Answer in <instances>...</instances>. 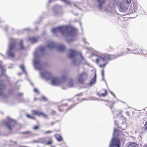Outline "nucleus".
Returning a JSON list of instances; mask_svg holds the SVG:
<instances>
[{
    "label": "nucleus",
    "instance_id": "7c9ffc66",
    "mask_svg": "<svg viewBox=\"0 0 147 147\" xmlns=\"http://www.w3.org/2000/svg\"><path fill=\"white\" fill-rule=\"evenodd\" d=\"M52 131H46L45 132V134H48L49 133H52Z\"/></svg>",
    "mask_w": 147,
    "mask_h": 147
},
{
    "label": "nucleus",
    "instance_id": "4468645a",
    "mask_svg": "<svg viewBox=\"0 0 147 147\" xmlns=\"http://www.w3.org/2000/svg\"><path fill=\"white\" fill-rule=\"evenodd\" d=\"M56 47H57L59 51H64L66 48L65 46L63 44H57Z\"/></svg>",
    "mask_w": 147,
    "mask_h": 147
},
{
    "label": "nucleus",
    "instance_id": "9d476101",
    "mask_svg": "<svg viewBox=\"0 0 147 147\" xmlns=\"http://www.w3.org/2000/svg\"><path fill=\"white\" fill-rule=\"evenodd\" d=\"M126 119L124 118V121L122 123L119 125H118L117 123V120H115V124L117 127L120 128L122 130H125L127 127V125L126 122Z\"/></svg>",
    "mask_w": 147,
    "mask_h": 147
},
{
    "label": "nucleus",
    "instance_id": "f257e3e1",
    "mask_svg": "<svg viewBox=\"0 0 147 147\" xmlns=\"http://www.w3.org/2000/svg\"><path fill=\"white\" fill-rule=\"evenodd\" d=\"M52 32L55 34L60 32L62 35L65 36L67 41L70 42L74 40L75 36L77 31L75 28L70 26H63L53 28Z\"/></svg>",
    "mask_w": 147,
    "mask_h": 147
},
{
    "label": "nucleus",
    "instance_id": "09e8293b",
    "mask_svg": "<svg viewBox=\"0 0 147 147\" xmlns=\"http://www.w3.org/2000/svg\"><path fill=\"white\" fill-rule=\"evenodd\" d=\"M118 1V0H116V1H116L117 2V1Z\"/></svg>",
    "mask_w": 147,
    "mask_h": 147
},
{
    "label": "nucleus",
    "instance_id": "58836bf2",
    "mask_svg": "<svg viewBox=\"0 0 147 147\" xmlns=\"http://www.w3.org/2000/svg\"><path fill=\"white\" fill-rule=\"evenodd\" d=\"M111 94L114 96V97H115V95L112 92H111Z\"/></svg>",
    "mask_w": 147,
    "mask_h": 147
},
{
    "label": "nucleus",
    "instance_id": "a19ab883",
    "mask_svg": "<svg viewBox=\"0 0 147 147\" xmlns=\"http://www.w3.org/2000/svg\"><path fill=\"white\" fill-rule=\"evenodd\" d=\"M143 51H142V50H141V51H140V53H142V54H144V53H143Z\"/></svg>",
    "mask_w": 147,
    "mask_h": 147
},
{
    "label": "nucleus",
    "instance_id": "4d7b16f0",
    "mask_svg": "<svg viewBox=\"0 0 147 147\" xmlns=\"http://www.w3.org/2000/svg\"><path fill=\"white\" fill-rule=\"evenodd\" d=\"M51 147H53V146H51Z\"/></svg>",
    "mask_w": 147,
    "mask_h": 147
},
{
    "label": "nucleus",
    "instance_id": "f704fd0d",
    "mask_svg": "<svg viewBox=\"0 0 147 147\" xmlns=\"http://www.w3.org/2000/svg\"><path fill=\"white\" fill-rule=\"evenodd\" d=\"M38 128V126H34L33 127L34 129H35V130L37 129Z\"/></svg>",
    "mask_w": 147,
    "mask_h": 147
},
{
    "label": "nucleus",
    "instance_id": "de8ad7c7",
    "mask_svg": "<svg viewBox=\"0 0 147 147\" xmlns=\"http://www.w3.org/2000/svg\"><path fill=\"white\" fill-rule=\"evenodd\" d=\"M23 94L22 93H21L20 94V96H21Z\"/></svg>",
    "mask_w": 147,
    "mask_h": 147
},
{
    "label": "nucleus",
    "instance_id": "7ed1b4c3",
    "mask_svg": "<svg viewBox=\"0 0 147 147\" xmlns=\"http://www.w3.org/2000/svg\"><path fill=\"white\" fill-rule=\"evenodd\" d=\"M124 52H123L117 55H110L107 54H104L101 56L94 55L93 57H95L96 62L97 63L102 64L99 65L100 67H104L108 63L107 60H111L116 58L119 57L124 55Z\"/></svg>",
    "mask_w": 147,
    "mask_h": 147
},
{
    "label": "nucleus",
    "instance_id": "79ce46f5",
    "mask_svg": "<svg viewBox=\"0 0 147 147\" xmlns=\"http://www.w3.org/2000/svg\"><path fill=\"white\" fill-rule=\"evenodd\" d=\"M11 65V66H9V68H11L13 67V65Z\"/></svg>",
    "mask_w": 147,
    "mask_h": 147
},
{
    "label": "nucleus",
    "instance_id": "cd10ccee",
    "mask_svg": "<svg viewBox=\"0 0 147 147\" xmlns=\"http://www.w3.org/2000/svg\"><path fill=\"white\" fill-rule=\"evenodd\" d=\"M27 117L31 119H34V117L33 116H30L28 114L27 115Z\"/></svg>",
    "mask_w": 147,
    "mask_h": 147
},
{
    "label": "nucleus",
    "instance_id": "e433bc0d",
    "mask_svg": "<svg viewBox=\"0 0 147 147\" xmlns=\"http://www.w3.org/2000/svg\"><path fill=\"white\" fill-rule=\"evenodd\" d=\"M42 99L43 100H45L46 99V98L44 96H42Z\"/></svg>",
    "mask_w": 147,
    "mask_h": 147
},
{
    "label": "nucleus",
    "instance_id": "1a4fd4ad",
    "mask_svg": "<svg viewBox=\"0 0 147 147\" xmlns=\"http://www.w3.org/2000/svg\"><path fill=\"white\" fill-rule=\"evenodd\" d=\"M3 123L8 128L10 131L12 130V127L14 126L16 124V121L12 119L9 117H7L6 120L4 121Z\"/></svg>",
    "mask_w": 147,
    "mask_h": 147
},
{
    "label": "nucleus",
    "instance_id": "412c9836",
    "mask_svg": "<svg viewBox=\"0 0 147 147\" xmlns=\"http://www.w3.org/2000/svg\"><path fill=\"white\" fill-rule=\"evenodd\" d=\"M73 80L72 79H70L68 83V87H71L73 86L74 84L73 83Z\"/></svg>",
    "mask_w": 147,
    "mask_h": 147
},
{
    "label": "nucleus",
    "instance_id": "37998d69",
    "mask_svg": "<svg viewBox=\"0 0 147 147\" xmlns=\"http://www.w3.org/2000/svg\"><path fill=\"white\" fill-rule=\"evenodd\" d=\"M83 41H84V42L86 43V40L85 39H84L83 40Z\"/></svg>",
    "mask_w": 147,
    "mask_h": 147
},
{
    "label": "nucleus",
    "instance_id": "6e6d98bb",
    "mask_svg": "<svg viewBox=\"0 0 147 147\" xmlns=\"http://www.w3.org/2000/svg\"><path fill=\"white\" fill-rule=\"evenodd\" d=\"M71 109V108H70V109H69V110H70V109Z\"/></svg>",
    "mask_w": 147,
    "mask_h": 147
},
{
    "label": "nucleus",
    "instance_id": "72a5a7b5",
    "mask_svg": "<svg viewBox=\"0 0 147 147\" xmlns=\"http://www.w3.org/2000/svg\"><path fill=\"white\" fill-rule=\"evenodd\" d=\"M34 91L35 92L37 93H38V90L36 88H35L34 89Z\"/></svg>",
    "mask_w": 147,
    "mask_h": 147
},
{
    "label": "nucleus",
    "instance_id": "c756f323",
    "mask_svg": "<svg viewBox=\"0 0 147 147\" xmlns=\"http://www.w3.org/2000/svg\"><path fill=\"white\" fill-rule=\"evenodd\" d=\"M127 4H129L131 2V0H124Z\"/></svg>",
    "mask_w": 147,
    "mask_h": 147
},
{
    "label": "nucleus",
    "instance_id": "3c124183",
    "mask_svg": "<svg viewBox=\"0 0 147 147\" xmlns=\"http://www.w3.org/2000/svg\"><path fill=\"white\" fill-rule=\"evenodd\" d=\"M136 10H135V9H134V12H135Z\"/></svg>",
    "mask_w": 147,
    "mask_h": 147
},
{
    "label": "nucleus",
    "instance_id": "9b49d317",
    "mask_svg": "<svg viewBox=\"0 0 147 147\" xmlns=\"http://www.w3.org/2000/svg\"><path fill=\"white\" fill-rule=\"evenodd\" d=\"M32 112L34 115H36L39 116H42L45 118H48V116L47 115L40 111L38 110H33L32 111Z\"/></svg>",
    "mask_w": 147,
    "mask_h": 147
},
{
    "label": "nucleus",
    "instance_id": "aec40b11",
    "mask_svg": "<svg viewBox=\"0 0 147 147\" xmlns=\"http://www.w3.org/2000/svg\"><path fill=\"white\" fill-rule=\"evenodd\" d=\"M55 136L56 139L59 141H61L62 140V138L59 134H56Z\"/></svg>",
    "mask_w": 147,
    "mask_h": 147
},
{
    "label": "nucleus",
    "instance_id": "a18cd8bd",
    "mask_svg": "<svg viewBox=\"0 0 147 147\" xmlns=\"http://www.w3.org/2000/svg\"><path fill=\"white\" fill-rule=\"evenodd\" d=\"M7 26H6V27H5V30H6L7 31Z\"/></svg>",
    "mask_w": 147,
    "mask_h": 147
},
{
    "label": "nucleus",
    "instance_id": "b1692460",
    "mask_svg": "<svg viewBox=\"0 0 147 147\" xmlns=\"http://www.w3.org/2000/svg\"><path fill=\"white\" fill-rule=\"evenodd\" d=\"M143 131L145 132L147 131V121L143 127Z\"/></svg>",
    "mask_w": 147,
    "mask_h": 147
},
{
    "label": "nucleus",
    "instance_id": "f8f14e48",
    "mask_svg": "<svg viewBox=\"0 0 147 147\" xmlns=\"http://www.w3.org/2000/svg\"><path fill=\"white\" fill-rule=\"evenodd\" d=\"M56 45L57 43L52 40L49 41L47 42V47L50 49L55 48Z\"/></svg>",
    "mask_w": 147,
    "mask_h": 147
},
{
    "label": "nucleus",
    "instance_id": "a211bd4d",
    "mask_svg": "<svg viewBox=\"0 0 147 147\" xmlns=\"http://www.w3.org/2000/svg\"><path fill=\"white\" fill-rule=\"evenodd\" d=\"M98 2L99 3L98 5V8L100 10H101L102 8V4H103L105 1V0H97Z\"/></svg>",
    "mask_w": 147,
    "mask_h": 147
},
{
    "label": "nucleus",
    "instance_id": "603ef678",
    "mask_svg": "<svg viewBox=\"0 0 147 147\" xmlns=\"http://www.w3.org/2000/svg\"><path fill=\"white\" fill-rule=\"evenodd\" d=\"M121 117H123V116H121Z\"/></svg>",
    "mask_w": 147,
    "mask_h": 147
},
{
    "label": "nucleus",
    "instance_id": "5fc2aeb1",
    "mask_svg": "<svg viewBox=\"0 0 147 147\" xmlns=\"http://www.w3.org/2000/svg\"><path fill=\"white\" fill-rule=\"evenodd\" d=\"M117 5H119V3H117Z\"/></svg>",
    "mask_w": 147,
    "mask_h": 147
},
{
    "label": "nucleus",
    "instance_id": "5701e85b",
    "mask_svg": "<svg viewBox=\"0 0 147 147\" xmlns=\"http://www.w3.org/2000/svg\"><path fill=\"white\" fill-rule=\"evenodd\" d=\"M128 147H138V146L136 143H132L130 144Z\"/></svg>",
    "mask_w": 147,
    "mask_h": 147
},
{
    "label": "nucleus",
    "instance_id": "49530a36",
    "mask_svg": "<svg viewBox=\"0 0 147 147\" xmlns=\"http://www.w3.org/2000/svg\"><path fill=\"white\" fill-rule=\"evenodd\" d=\"M127 49L129 51H130V50L128 48H127Z\"/></svg>",
    "mask_w": 147,
    "mask_h": 147
},
{
    "label": "nucleus",
    "instance_id": "c9c22d12",
    "mask_svg": "<svg viewBox=\"0 0 147 147\" xmlns=\"http://www.w3.org/2000/svg\"><path fill=\"white\" fill-rule=\"evenodd\" d=\"M101 74L102 76L103 77L104 76V71L103 70H102L101 71Z\"/></svg>",
    "mask_w": 147,
    "mask_h": 147
},
{
    "label": "nucleus",
    "instance_id": "20e7f679",
    "mask_svg": "<svg viewBox=\"0 0 147 147\" xmlns=\"http://www.w3.org/2000/svg\"><path fill=\"white\" fill-rule=\"evenodd\" d=\"M45 47L44 46L37 48L34 53V65L35 68L38 70H41L43 67V64L40 61V57L43 56L45 54Z\"/></svg>",
    "mask_w": 147,
    "mask_h": 147
},
{
    "label": "nucleus",
    "instance_id": "bb28decb",
    "mask_svg": "<svg viewBox=\"0 0 147 147\" xmlns=\"http://www.w3.org/2000/svg\"><path fill=\"white\" fill-rule=\"evenodd\" d=\"M104 91H105V92L104 93H101L100 95L99 96H105V95L106 94L107 92V91L106 90H104Z\"/></svg>",
    "mask_w": 147,
    "mask_h": 147
},
{
    "label": "nucleus",
    "instance_id": "39448f33",
    "mask_svg": "<svg viewBox=\"0 0 147 147\" xmlns=\"http://www.w3.org/2000/svg\"><path fill=\"white\" fill-rule=\"evenodd\" d=\"M68 57L72 59V64L75 65H78L82 63H85L83 57L80 53L73 49H70L68 53Z\"/></svg>",
    "mask_w": 147,
    "mask_h": 147
},
{
    "label": "nucleus",
    "instance_id": "a878e982",
    "mask_svg": "<svg viewBox=\"0 0 147 147\" xmlns=\"http://www.w3.org/2000/svg\"><path fill=\"white\" fill-rule=\"evenodd\" d=\"M136 46V45H132V46L131 45L130 46V47H132V48H131V50L132 51L135 50H136V49L135 48Z\"/></svg>",
    "mask_w": 147,
    "mask_h": 147
},
{
    "label": "nucleus",
    "instance_id": "4be33fe9",
    "mask_svg": "<svg viewBox=\"0 0 147 147\" xmlns=\"http://www.w3.org/2000/svg\"><path fill=\"white\" fill-rule=\"evenodd\" d=\"M20 68L24 72L26 75L27 73L25 70V67L23 65H20Z\"/></svg>",
    "mask_w": 147,
    "mask_h": 147
},
{
    "label": "nucleus",
    "instance_id": "8fccbe9b",
    "mask_svg": "<svg viewBox=\"0 0 147 147\" xmlns=\"http://www.w3.org/2000/svg\"><path fill=\"white\" fill-rule=\"evenodd\" d=\"M59 111H61V110H60V109H59Z\"/></svg>",
    "mask_w": 147,
    "mask_h": 147
},
{
    "label": "nucleus",
    "instance_id": "6e6552de",
    "mask_svg": "<svg viewBox=\"0 0 147 147\" xmlns=\"http://www.w3.org/2000/svg\"><path fill=\"white\" fill-rule=\"evenodd\" d=\"M88 77V73L84 71L78 75L76 79L78 82L82 83L87 79Z\"/></svg>",
    "mask_w": 147,
    "mask_h": 147
},
{
    "label": "nucleus",
    "instance_id": "dca6fc26",
    "mask_svg": "<svg viewBox=\"0 0 147 147\" xmlns=\"http://www.w3.org/2000/svg\"><path fill=\"white\" fill-rule=\"evenodd\" d=\"M28 40L32 43H35L38 41L39 38L36 37H31L29 38Z\"/></svg>",
    "mask_w": 147,
    "mask_h": 147
},
{
    "label": "nucleus",
    "instance_id": "0eeeda50",
    "mask_svg": "<svg viewBox=\"0 0 147 147\" xmlns=\"http://www.w3.org/2000/svg\"><path fill=\"white\" fill-rule=\"evenodd\" d=\"M9 40L10 43L7 52V55L9 57H13L15 55L14 51L17 40L16 39L11 38Z\"/></svg>",
    "mask_w": 147,
    "mask_h": 147
},
{
    "label": "nucleus",
    "instance_id": "393cba45",
    "mask_svg": "<svg viewBox=\"0 0 147 147\" xmlns=\"http://www.w3.org/2000/svg\"><path fill=\"white\" fill-rule=\"evenodd\" d=\"M23 41L21 40L20 41V49H24V47L23 45Z\"/></svg>",
    "mask_w": 147,
    "mask_h": 147
},
{
    "label": "nucleus",
    "instance_id": "2f4dec72",
    "mask_svg": "<svg viewBox=\"0 0 147 147\" xmlns=\"http://www.w3.org/2000/svg\"><path fill=\"white\" fill-rule=\"evenodd\" d=\"M30 133V132L29 131H24V132H23L22 133V134H28Z\"/></svg>",
    "mask_w": 147,
    "mask_h": 147
},
{
    "label": "nucleus",
    "instance_id": "ddd939ff",
    "mask_svg": "<svg viewBox=\"0 0 147 147\" xmlns=\"http://www.w3.org/2000/svg\"><path fill=\"white\" fill-rule=\"evenodd\" d=\"M118 7L119 11L121 12H125L127 9V7L125 6L124 3H120Z\"/></svg>",
    "mask_w": 147,
    "mask_h": 147
},
{
    "label": "nucleus",
    "instance_id": "2eb2a0df",
    "mask_svg": "<svg viewBox=\"0 0 147 147\" xmlns=\"http://www.w3.org/2000/svg\"><path fill=\"white\" fill-rule=\"evenodd\" d=\"M5 87L3 81L0 80V95L3 96L4 94L3 89Z\"/></svg>",
    "mask_w": 147,
    "mask_h": 147
},
{
    "label": "nucleus",
    "instance_id": "4c0bfd02",
    "mask_svg": "<svg viewBox=\"0 0 147 147\" xmlns=\"http://www.w3.org/2000/svg\"><path fill=\"white\" fill-rule=\"evenodd\" d=\"M119 113L120 114V115H122V111L121 110H120L119 111Z\"/></svg>",
    "mask_w": 147,
    "mask_h": 147
},
{
    "label": "nucleus",
    "instance_id": "6ab92c4d",
    "mask_svg": "<svg viewBox=\"0 0 147 147\" xmlns=\"http://www.w3.org/2000/svg\"><path fill=\"white\" fill-rule=\"evenodd\" d=\"M96 74H95L94 75V78H93L90 82L89 84L90 85H92L95 83L96 81Z\"/></svg>",
    "mask_w": 147,
    "mask_h": 147
},
{
    "label": "nucleus",
    "instance_id": "c85d7f7f",
    "mask_svg": "<svg viewBox=\"0 0 147 147\" xmlns=\"http://www.w3.org/2000/svg\"><path fill=\"white\" fill-rule=\"evenodd\" d=\"M52 144V142L51 141H49L48 142L45 143V144L47 145L51 144Z\"/></svg>",
    "mask_w": 147,
    "mask_h": 147
},
{
    "label": "nucleus",
    "instance_id": "ea45409f",
    "mask_svg": "<svg viewBox=\"0 0 147 147\" xmlns=\"http://www.w3.org/2000/svg\"><path fill=\"white\" fill-rule=\"evenodd\" d=\"M29 30V29H28V28H26V29H24V30Z\"/></svg>",
    "mask_w": 147,
    "mask_h": 147
},
{
    "label": "nucleus",
    "instance_id": "864d4df0",
    "mask_svg": "<svg viewBox=\"0 0 147 147\" xmlns=\"http://www.w3.org/2000/svg\"><path fill=\"white\" fill-rule=\"evenodd\" d=\"M73 106V107H74V106H73V105H71V106Z\"/></svg>",
    "mask_w": 147,
    "mask_h": 147
},
{
    "label": "nucleus",
    "instance_id": "f3484780",
    "mask_svg": "<svg viewBox=\"0 0 147 147\" xmlns=\"http://www.w3.org/2000/svg\"><path fill=\"white\" fill-rule=\"evenodd\" d=\"M2 63V62L0 61V76L3 74L4 71V69Z\"/></svg>",
    "mask_w": 147,
    "mask_h": 147
},
{
    "label": "nucleus",
    "instance_id": "423d86ee",
    "mask_svg": "<svg viewBox=\"0 0 147 147\" xmlns=\"http://www.w3.org/2000/svg\"><path fill=\"white\" fill-rule=\"evenodd\" d=\"M122 134L121 132L114 128L113 133L114 137L112 139L109 147H120V141L119 139L116 137V136H119Z\"/></svg>",
    "mask_w": 147,
    "mask_h": 147
},
{
    "label": "nucleus",
    "instance_id": "c03bdc74",
    "mask_svg": "<svg viewBox=\"0 0 147 147\" xmlns=\"http://www.w3.org/2000/svg\"><path fill=\"white\" fill-rule=\"evenodd\" d=\"M21 74H22V73H19L18 74L19 75H20Z\"/></svg>",
    "mask_w": 147,
    "mask_h": 147
},
{
    "label": "nucleus",
    "instance_id": "473e14b6",
    "mask_svg": "<svg viewBox=\"0 0 147 147\" xmlns=\"http://www.w3.org/2000/svg\"><path fill=\"white\" fill-rule=\"evenodd\" d=\"M109 102V104H110V103H112V105H110L109 106H110V108H111V109L112 107H113V103H112V102Z\"/></svg>",
    "mask_w": 147,
    "mask_h": 147
},
{
    "label": "nucleus",
    "instance_id": "f03ea898",
    "mask_svg": "<svg viewBox=\"0 0 147 147\" xmlns=\"http://www.w3.org/2000/svg\"><path fill=\"white\" fill-rule=\"evenodd\" d=\"M41 76L46 80L50 79L51 80V84L53 86H58L61 85L65 81L67 75L65 73L61 76V78L53 76L51 73L45 70L41 71Z\"/></svg>",
    "mask_w": 147,
    "mask_h": 147
}]
</instances>
